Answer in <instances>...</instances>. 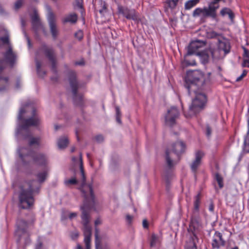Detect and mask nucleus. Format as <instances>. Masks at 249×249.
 <instances>
[{
    "instance_id": "11",
    "label": "nucleus",
    "mask_w": 249,
    "mask_h": 249,
    "mask_svg": "<svg viewBox=\"0 0 249 249\" xmlns=\"http://www.w3.org/2000/svg\"><path fill=\"white\" fill-rule=\"evenodd\" d=\"M119 13L123 15L126 18L136 20L138 19V15L135 11L130 10L128 8L119 6L118 8Z\"/></svg>"
},
{
    "instance_id": "23",
    "label": "nucleus",
    "mask_w": 249,
    "mask_h": 249,
    "mask_svg": "<svg viewBox=\"0 0 249 249\" xmlns=\"http://www.w3.org/2000/svg\"><path fill=\"white\" fill-rule=\"evenodd\" d=\"M77 20V15L75 14H71L66 17L64 19V22H71L74 23Z\"/></svg>"
},
{
    "instance_id": "7",
    "label": "nucleus",
    "mask_w": 249,
    "mask_h": 249,
    "mask_svg": "<svg viewBox=\"0 0 249 249\" xmlns=\"http://www.w3.org/2000/svg\"><path fill=\"white\" fill-rule=\"evenodd\" d=\"M230 50V44L229 41L223 38L219 41L218 49L211 51L213 57L220 58L224 57L228 53Z\"/></svg>"
},
{
    "instance_id": "53",
    "label": "nucleus",
    "mask_w": 249,
    "mask_h": 249,
    "mask_svg": "<svg viewBox=\"0 0 249 249\" xmlns=\"http://www.w3.org/2000/svg\"><path fill=\"white\" fill-rule=\"evenodd\" d=\"M196 64V63L195 62H194V63H192L191 64H190L189 65H195Z\"/></svg>"
},
{
    "instance_id": "57",
    "label": "nucleus",
    "mask_w": 249,
    "mask_h": 249,
    "mask_svg": "<svg viewBox=\"0 0 249 249\" xmlns=\"http://www.w3.org/2000/svg\"><path fill=\"white\" fill-rule=\"evenodd\" d=\"M87 157L89 158V154H87Z\"/></svg>"
},
{
    "instance_id": "6",
    "label": "nucleus",
    "mask_w": 249,
    "mask_h": 249,
    "mask_svg": "<svg viewBox=\"0 0 249 249\" xmlns=\"http://www.w3.org/2000/svg\"><path fill=\"white\" fill-rule=\"evenodd\" d=\"M218 6H214L213 3H210L207 8H197L193 12V16L194 17H202L205 18L210 17L215 18L216 17V10Z\"/></svg>"
},
{
    "instance_id": "31",
    "label": "nucleus",
    "mask_w": 249,
    "mask_h": 249,
    "mask_svg": "<svg viewBox=\"0 0 249 249\" xmlns=\"http://www.w3.org/2000/svg\"><path fill=\"white\" fill-rule=\"evenodd\" d=\"M116 121L118 123L121 124V111L120 110L119 108L118 107H116Z\"/></svg>"
},
{
    "instance_id": "2",
    "label": "nucleus",
    "mask_w": 249,
    "mask_h": 249,
    "mask_svg": "<svg viewBox=\"0 0 249 249\" xmlns=\"http://www.w3.org/2000/svg\"><path fill=\"white\" fill-rule=\"evenodd\" d=\"M185 81V86L187 89L189 94H190L192 91H194L196 95L189 107V113H184L185 117L188 118L195 115L204 107L207 98L204 94L196 91L197 87L202 85L204 83L203 75L202 72L199 71L189 72Z\"/></svg>"
},
{
    "instance_id": "19",
    "label": "nucleus",
    "mask_w": 249,
    "mask_h": 249,
    "mask_svg": "<svg viewBox=\"0 0 249 249\" xmlns=\"http://www.w3.org/2000/svg\"><path fill=\"white\" fill-rule=\"evenodd\" d=\"M220 14L223 17L228 16L231 21H233L234 17V14L232 11L229 8H224L220 11Z\"/></svg>"
},
{
    "instance_id": "18",
    "label": "nucleus",
    "mask_w": 249,
    "mask_h": 249,
    "mask_svg": "<svg viewBox=\"0 0 249 249\" xmlns=\"http://www.w3.org/2000/svg\"><path fill=\"white\" fill-rule=\"evenodd\" d=\"M161 239L160 235L153 234L151 236L150 241V246L151 247H156L160 244Z\"/></svg>"
},
{
    "instance_id": "29",
    "label": "nucleus",
    "mask_w": 249,
    "mask_h": 249,
    "mask_svg": "<svg viewBox=\"0 0 249 249\" xmlns=\"http://www.w3.org/2000/svg\"><path fill=\"white\" fill-rule=\"evenodd\" d=\"M29 142L30 146H33L34 145H38L40 142V139L38 138H31L30 139Z\"/></svg>"
},
{
    "instance_id": "35",
    "label": "nucleus",
    "mask_w": 249,
    "mask_h": 249,
    "mask_svg": "<svg viewBox=\"0 0 249 249\" xmlns=\"http://www.w3.org/2000/svg\"><path fill=\"white\" fill-rule=\"evenodd\" d=\"M68 217L70 220L76 218L77 216V213H69L68 214Z\"/></svg>"
},
{
    "instance_id": "38",
    "label": "nucleus",
    "mask_w": 249,
    "mask_h": 249,
    "mask_svg": "<svg viewBox=\"0 0 249 249\" xmlns=\"http://www.w3.org/2000/svg\"><path fill=\"white\" fill-rule=\"evenodd\" d=\"M22 1L21 0H18L15 4V8L16 9H18L22 5Z\"/></svg>"
},
{
    "instance_id": "13",
    "label": "nucleus",
    "mask_w": 249,
    "mask_h": 249,
    "mask_svg": "<svg viewBox=\"0 0 249 249\" xmlns=\"http://www.w3.org/2000/svg\"><path fill=\"white\" fill-rule=\"evenodd\" d=\"M49 21L50 30L52 36L54 38H56L58 35V30L54 21V17L53 14L49 12L47 16Z\"/></svg>"
},
{
    "instance_id": "52",
    "label": "nucleus",
    "mask_w": 249,
    "mask_h": 249,
    "mask_svg": "<svg viewBox=\"0 0 249 249\" xmlns=\"http://www.w3.org/2000/svg\"><path fill=\"white\" fill-rule=\"evenodd\" d=\"M77 2L80 3L82 2V0H77Z\"/></svg>"
},
{
    "instance_id": "22",
    "label": "nucleus",
    "mask_w": 249,
    "mask_h": 249,
    "mask_svg": "<svg viewBox=\"0 0 249 249\" xmlns=\"http://www.w3.org/2000/svg\"><path fill=\"white\" fill-rule=\"evenodd\" d=\"M47 57L49 58L50 60L52 62L53 65L54 64V56L53 55V52L52 49L45 48L43 50Z\"/></svg>"
},
{
    "instance_id": "46",
    "label": "nucleus",
    "mask_w": 249,
    "mask_h": 249,
    "mask_svg": "<svg viewBox=\"0 0 249 249\" xmlns=\"http://www.w3.org/2000/svg\"><path fill=\"white\" fill-rule=\"evenodd\" d=\"M186 249H196V247L193 243H192L190 247Z\"/></svg>"
},
{
    "instance_id": "15",
    "label": "nucleus",
    "mask_w": 249,
    "mask_h": 249,
    "mask_svg": "<svg viewBox=\"0 0 249 249\" xmlns=\"http://www.w3.org/2000/svg\"><path fill=\"white\" fill-rule=\"evenodd\" d=\"M225 242L222 239L221 233L218 231H216L213 235L212 242V246L214 248L218 249L221 246L224 245Z\"/></svg>"
},
{
    "instance_id": "50",
    "label": "nucleus",
    "mask_w": 249,
    "mask_h": 249,
    "mask_svg": "<svg viewBox=\"0 0 249 249\" xmlns=\"http://www.w3.org/2000/svg\"><path fill=\"white\" fill-rule=\"evenodd\" d=\"M19 85H20V82L18 81L17 82V85H16V87L17 88H19Z\"/></svg>"
},
{
    "instance_id": "37",
    "label": "nucleus",
    "mask_w": 249,
    "mask_h": 249,
    "mask_svg": "<svg viewBox=\"0 0 249 249\" xmlns=\"http://www.w3.org/2000/svg\"><path fill=\"white\" fill-rule=\"evenodd\" d=\"M247 73V71L246 70L243 71L241 75L236 78V81H240L244 77H245Z\"/></svg>"
},
{
    "instance_id": "30",
    "label": "nucleus",
    "mask_w": 249,
    "mask_h": 249,
    "mask_svg": "<svg viewBox=\"0 0 249 249\" xmlns=\"http://www.w3.org/2000/svg\"><path fill=\"white\" fill-rule=\"evenodd\" d=\"M199 202H200V197H199V195H197L196 196V200L194 202V208H195V209L196 211L198 210Z\"/></svg>"
},
{
    "instance_id": "9",
    "label": "nucleus",
    "mask_w": 249,
    "mask_h": 249,
    "mask_svg": "<svg viewBox=\"0 0 249 249\" xmlns=\"http://www.w3.org/2000/svg\"><path fill=\"white\" fill-rule=\"evenodd\" d=\"M205 46V43L200 40H194L192 41L188 47L187 55L196 54L200 55L199 50Z\"/></svg>"
},
{
    "instance_id": "16",
    "label": "nucleus",
    "mask_w": 249,
    "mask_h": 249,
    "mask_svg": "<svg viewBox=\"0 0 249 249\" xmlns=\"http://www.w3.org/2000/svg\"><path fill=\"white\" fill-rule=\"evenodd\" d=\"M9 35L4 28H0V46L9 43Z\"/></svg>"
},
{
    "instance_id": "28",
    "label": "nucleus",
    "mask_w": 249,
    "mask_h": 249,
    "mask_svg": "<svg viewBox=\"0 0 249 249\" xmlns=\"http://www.w3.org/2000/svg\"><path fill=\"white\" fill-rule=\"evenodd\" d=\"M215 179L217 181L219 188H222L223 186V178L221 176H220L218 174H216L215 175Z\"/></svg>"
},
{
    "instance_id": "33",
    "label": "nucleus",
    "mask_w": 249,
    "mask_h": 249,
    "mask_svg": "<svg viewBox=\"0 0 249 249\" xmlns=\"http://www.w3.org/2000/svg\"><path fill=\"white\" fill-rule=\"evenodd\" d=\"M75 37L79 40L81 39L83 36V33L82 31L79 30L75 34Z\"/></svg>"
},
{
    "instance_id": "12",
    "label": "nucleus",
    "mask_w": 249,
    "mask_h": 249,
    "mask_svg": "<svg viewBox=\"0 0 249 249\" xmlns=\"http://www.w3.org/2000/svg\"><path fill=\"white\" fill-rule=\"evenodd\" d=\"M204 156V154L201 151H197L196 152L195 160L190 165L191 170L193 172H196L198 167L201 165V160Z\"/></svg>"
},
{
    "instance_id": "25",
    "label": "nucleus",
    "mask_w": 249,
    "mask_h": 249,
    "mask_svg": "<svg viewBox=\"0 0 249 249\" xmlns=\"http://www.w3.org/2000/svg\"><path fill=\"white\" fill-rule=\"evenodd\" d=\"M31 108L30 107H27V106H26V107H22L20 108V110H19V114H18V120L19 121H22V120L23 119V116L24 114V113L28 111L29 110V109Z\"/></svg>"
},
{
    "instance_id": "10",
    "label": "nucleus",
    "mask_w": 249,
    "mask_h": 249,
    "mask_svg": "<svg viewBox=\"0 0 249 249\" xmlns=\"http://www.w3.org/2000/svg\"><path fill=\"white\" fill-rule=\"evenodd\" d=\"M27 224L23 220L19 221L18 223V228L16 231V235L18 236L19 240L24 239L25 240L26 243L28 241V235L26 232Z\"/></svg>"
},
{
    "instance_id": "20",
    "label": "nucleus",
    "mask_w": 249,
    "mask_h": 249,
    "mask_svg": "<svg viewBox=\"0 0 249 249\" xmlns=\"http://www.w3.org/2000/svg\"><path fill=\"white\" fill-rule=\"evenodd\" d=\"M68 144V139L67 137H60L57 141V145L59 149H63L66 147Z\"/></svg>"
},
{
    "instance_id": "56",
    "label": "nucleus",
    "mask_w": 249,
    "mask_h": 249,
    "mask_svg": "<svg viewBox=\"0 0 249 249\" xmlns=\"http://www.w3.org/2000/svg\"><path fill=\"white\" fill-rule=\"evenodd\" d=\"M76 64H77V65H81V64H82V63H76Z\"/></svg>"
},
{
    "instance_id": "55",
    "label": "nucleus",
    "mask_w": 249,
    "mask_h": 249,
    "mask_svg": "<svg viewBox=\"0 0 249 249\" xmlns=\"http://www.w3.org/2000/svg\"><path fill=\"white\" fill-rule=\"evenodd\" d=\"M231 249H238V248L237 247H235Z\"/></svg>"
},
{
    "instance_id": "54",
    "label": "nucleus",
    "mask_w": 249,
    "mask_h": 249,
    "mask_svg": "<svg viewBox=\"0 0 249 249\" xmlns=\"http://www.w3.org/2000/svg\"><path fill=\"white\" fill-rule=\"evenodd\" d=\"M27 40H28V44H29V45H30V40L28 38L27 39Z\"/></svg>"
},
{
    "instance_id": "49",
    "label": "nucleus",
    "mask_w": 249,
    "mask_h": 249,
    "mask_svg": "<svg viewBox=\"0 0 249 249\" xmlns=\"http://www.w3.org/2000/svg\"><path fill=\"white\" fill-rule=\"evenodd\" d=\"M36 249H43L42 244L41 243L38 244L36 246Z\"/></svg>"
},
{
    "instance_id": "40",
    "label": "nucleus",
    "mask_w": 249,
    "mask_h": 249,
    "mask_svg": "<svg viewBox=\"0 0 249 249\" xmlns=\"http://www.w3.org/2000/svg\"><path fill=\"white\" fill-rule=\"evenodd\" d=\"M243 49H244L243 58L249 57V51L244 47L243 48Z\"/></svg>"
},
{
    "instance_id": "44",
    "label": "nucleus",
    "mask_w": 249,
    "mask_h": 249,
    "mask_svg": "<svg viewBox=\"0 0 249 249\" xmlns=\"http://www.w3.org/2000/svg\"><path fill=\"white\" fill-rule=\"evenodd\" d=\"M142 225L143 228H148V223L146 220H143L142 221Z\"/></svg>"
},
{
    "instance_id": "36",
    "label": "nucleus",
    "mask_w": 249,
    "mask_h": 249,
    "mask_svg": "<svg viewBox=\"0 0 249 249\" xmlns=\"http://www.w3.org/2000/svg\"><path fill=\"white\" fill-rule=\"evenodd\" d=\"M100 243L98 241V231L97 229H95V245H96V249H98V247L99 246Z\"/></svg>"
},
{
    "instance_id": "24",
    "label": "nucleus",
    "mask_w": 249,
    "mask_h": 249,
    "mask_svg": "<svg viewBox=\"0 0 249 249\" xmlns=\"http://www.w3.org/2000/svg\"><path fill=\"white\" fill-rule=\"evenodd\" d=\"M200 0H189L185 3V8L189 10L199 3Z\"/></svg>"
},
{
    "instance_id": "3",
    "label": "nucleus",
    "mask_w": 249,
    "mask_h": 249,
    "mask_svg": "<svg viewBox=\"0 0 249 249\" xmlns=\"http://www.w3.org/2000/svg\"><path fill=\"white\" fill-rule=\"evenodd\" d=\"M4 58L5 60H0V91L6 90L9 86L8 78L3 74L6 62L12 65L16 60V56L10 48L4 54Z\"/></svg>"
},
{
    "instance_id": "47",
    "label": "nucleus",
    "mask_w": 249,
    "mask_h": 249,
    "mask_svg": "<svg viewBox=\"0 0 249 249\" xmlns=\"http://www.w3.org/2000/svg\"><path fill=\"white\" fill-rule=\"evenodd\" d=\"M211 130L209 127H207L206 129V134L208 136H209L211 135Z\"/></svg>"
},
{
    "instance_id": "8",
    "label": "nucleus",
    "mask_w": 249,
    "mask_h": 249,
    "mask_svg": "<svg viewBox=\"0 0 249 249\" xmlns=\"http://www.w3.org/2000/svg\"><path fill=\"white\" fill-rule=\"evenodd\" d=\"M179 112L175 107H172L167 110L165 115V121L166 124L171 126L175 124L176 119L178 118Z\"/></svg>"
},
{
    "instance_id": "42",
    "label": "nucleus",
    "mask_w": 249,
    "mask_h": 249,
    "mask_svg": "<svg viewBox=\"0 0 249 249\" xmlns=\"http://www.w3.org/2000/svg\"><path fill=\"white\" fill-rule=\"evenodd\" d=\"M132 219H133V217L131 215H127L126 216V221H127V222H128L129 223H130L132 220Z\"/></svg>"
},
{
    "instance_id": "27",
    "label": "nucleus",
    "mask_w": 249,
    "mask_h": 249,
    "mask_svg": "<svg viewBox=\"0 0 249 249\" xmlns=\"http://www.w3.org/2000/svg\"><path fill=\"white\" fill-rule=\"evenodd\" d=\"M197 55L200 57V59H201V60L203 63H205L208 61V58H209V55H208V53H205L201 52L200 55Z\"/></svg>"
},
{
    "instance_id": "1",
    "label": "nucleus",
    "mask_w": 249,
    "mask_h": 249,
    "mask_svg": "<svg viewBox=\"0 0 249 249\" xmlns=\"http://www.w3.org/2000/svg\"><path fill=\"white\" fill-rule=\"evenodd\" d=\"M19 157L23 163L26 162L25 158L29 157L34 160L37 164L45 166L44 170L37 175V181H33L28 184V190L24 189L22 190L19 196V207L23 209L29 208L34 203V199L33 193L37 192L39 189V183L43 182L46 178L48 175V163L47 156L42 153L37 154L34 156L31 152H29L26 148H19L18 151Z\"/></svg>"
},
{
    "instance_id": "48",
    "label": "nucleus",
    "mask_w": 249,
    "mask_h": 249,
    "mask_svg": "<svg viewBox=\"0 0 249 249\" xmlns=\"http://www.w3.org/2000/svg\"><path fill=\"white\" fill-rule=\"evenodd\" d=\"M214 209V206L213 204H211L209 207V210L211 212H213Z\"/></svg>"
},
{
    "instance_id": "21",
    "label": "nucleus",
    "mask_w": 249,
    "mask_h": 249,
    "mask_svg": "<svg viewBox=\"0 0 249 249\" xmlns=\"http://www.w3.org/2000/svg\"><path fill=\"white\" fill-rule=\"evenodd\" d=\"M248 130L247 135L244 140V150L246 152H249V117L248 119Z\"/></svg>"
},
{
    "instance_id": "41",
    "label": "nucleus",
    "mask_w": 249,
    "mask_h": 249,
    "mask_svg": "<svg viewBox=\"0 0 249 249\" xmlns=\"http://www.w3.org/2000/svg\"><path fill=\"white\" fill-rule=\"evenodd\" d=\"M78 235H79V234H78V232H77V231H75L73 233H71V237L73 239H75L77 238L78 237Z\"/></svg>"
},
{
    "instance_id": "34",
    "label": "nucleus",
    "mask_w": 249,
    "mask_h": 249,
    "mask_svg": "<svg viewBox=\"0 0 249 249\" xmlns=\"http://www.w3.org/2000/svg\"><path fill=\"white\" fill-rule=\"evenodd\" d=\"M242 65L244 67H249V57L243 58V63Z\"/></svg>"
},
{
    "instance_id": "32",
    "label": "nucleus",
    "mask_w": 249,
    "mask_h": 249,
    "mask_svg": "<svg viewBox=\"0 0 249 249\" xmlns=\"http://www.w3.org/2000/svg\"><path fill=\"white\" fill-rule=\"evenodd\" d=\"M36 70H37V72L38 74L40 76H41L43 75H44L45 74V72H43L42 73L41 72V71L40 70L41 66H40V64H39V63L37 61L36 62Z\"/></svg>"
},
{
    "instance_id": "58",
    "label": "nucleus",
    "mask_w": 249,
    "mask_h": 249,
    "mask_svg": "<svg viewBox=\"0 0 249 249\" xmlns=\"http://www.w3.org/2000/svg\"><path fill=\"white\" fill-rule=\"evenodd\" d=\"M74 151V149H71V151H72V152H73Z\"/></svg>"
},
{
    "instance_id": "17",
    "label": "nucleus",
    "mask_w": 249,
    "mask_h": 249,
    "mask_svg": "<svg viewBox=\"0 0 249 249\" xmlns=\"http://www.w3.org/2000/svg\"><path fill=\"white\" fill-rule=\"evenodd\" d=\"M69 80L72 92L74 95H75L76 93V89L77 88V83L75 79V72H71V76L70 77Z\"/></svg>"
},
{
    "instance_id": "43",
    "label": "nucleus",
    "mask_w": 249,
    "mask_h": 249,
    "mask_svg": "<svg viewBox=\"0 0 249 249\" xmlns=\"http://www.w3.org/2000/svg\"><path fill=\"white\" fill-rule=\"evenodd\" d=\"M96 140L98 142H101L103 140V137L102 136H98L96 137Z\"/></svg>"
},
{
    "instance_id": "5",
    "label": "nucleus",
    "mask_w": 249,
    "mask_h": 249,
    "mask_svg": "<svg viewBox=\"0 0 249 249\" xmlns=\"http://www.w3.org/2000/svg\"><path fill=\"white\" fill-rule=\"evenodd\" d=\"M40 123V120L36 114L34 109H32V116L25 120L22 125H19L18 127L16 134L18 136L26 133L28 132V128L30 126H36Z\"/></svg>"
},
{
    "instance_id": "26",
    "label": "nucleus",
    "mask_w": 249,
    "mask_h": 249,
    "mask_svg": "<svg viewBox=\"0 0 249 249\" xmlns=\"http://www.w3.org/2000/svg\"><path fill=\"white\" fill-rule=\"evenodd\" d=\"M178 0H167L166 4L169 8L173 9L176 7Z\"/></svg>"
},
{
    "instance_id": "14",
    "label": "nucleus",
    "mask_w": 249,
    "mask_h": 249,
    "mask_svg": "<svg viewBox=\"0 0 249 249\" xmlns=\"http://www.w3.org/2000/svg\"><path fill=\"white\" fill-rule=\"evenodd\" d=\"M32 20L33 28L36 32H38L40 30L44 32V28L40 22L39 19L38 18V15L36 10L34 11V13L32 16Z\"/></svg>"
},
{
    "instance_id": "51",
    "label": "nucleus",
    "mask_w": 249,
    "mask_h": 249,
    "mask_svg": "<svg viewBox=\"0 0 249 249\" xmlns=\"http://www.w3.org/2000/svg\"><path fill=\"white\" fill-rule=\"evenodd\" d=\"M2 8L1 7V6L0 5V13H2Z\"/></svg>"
},
{
    "instance_id": "45",
    "label": "nucleus",
    "mask_w": 249,
    "mask_h": 249,
    "mask_svg": "<svg viewBox=\"0 0 249 249\" xmlns=\"http://www.w3.org/2000/svg\"><path fill=\"white\" fill-rule=\"evenodd\" d=\"M101 220L99 218H97L95 221V226H97L101 224Z\"/></svg>"
},
{
    "instance_id": "4",
    "label": "nucleus",
    "mask_w": 249,
    "mask_h": 249,
    "mask_svg": "<svg viewBox=\"0 0 249 249\" xmlns=\"http://www.w3.org/2000/svg\"><path fill=\"white\" fill-rule=\"evenodd\" d=\"M185 149V145L181 141H177L171 146V149H168L166 151V160L169 167H172L175 163L174 156L178 157Z\"/></svg>"
},
{
    "instance_id": "39",
    "label": "nucleus",
    "mask_w": 249,
    "mask_h": 249,
    "mask_svg": "<svg viewBox=\"0 0 249 249\" xmlns=\"http://www.w3.org/2000/svg\"><path fill=\"white\" fill-rule=\"evenodd\" d=\"M101 5L102 6V9L99 10V12L102 14L104 13L106 9V5L105 2H101Z\"/></svg>"
}]
</instances>
